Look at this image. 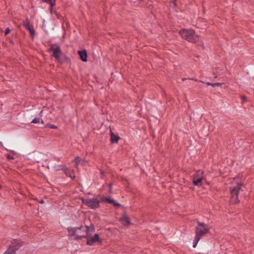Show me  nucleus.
Returning <instances> with one entry per match:
<instances>
[{"label":"nucleus","instance_id":"16","mask_svg":"<svg viewBox=\"0 0 254 254\" xmlns=\"http://www.w3.org/2000/svg\"><path fill=\"white\" fill-rule=\"evenodd\" d=\"M41 122L43 124V120L40 117L35 118L31 122V123L37 124Z\"/></svg>","mask_w":254,"mask_h":254},{"label":"nucleus","instance_id":"7","mask_svg":"<svg viewBox=\"0 0 254 254\" xmlns=\"http://www.w3.org/2000/svg\"><path fill=\"white\" fill-rule=\"evenodd\" d=\"M203 178V172L201 170L195 171L193 175L192 183L194 186H201L202 180Z\"/></svg>","mask_w":254,"mask_h":254},{"label":"nucleus","instance_id":"12","mask_svg":"<svg viewBox=\"0 0 254 254\" xmlns=\"http://www.w3.org/2000/svg\"><path fill=\"white\" fill-rule=\"evenodd\" d=\"M78 54L80 56L81 60L83 62H86L87 61V52L86 50H83V51H79Z\"/></svg>","mask_w":254,"mask_h":254},{"label":"nucleus","instance_id":"9","mask_svg":"<svg viewBox=\"0 0 254 254\" xmlns=\"http://www.w3.org/2000/svg\"><path fill=\"white\" fill-rule=\"evenodd\" d=\"M61 169L64 170V173L66 175L71 178L72 180L75 178L74 172L73 170L68 169L64 166H63Z\"/></svg>","mask_w":254,"mask_h":254},{"label":"nucleus","instance_id":"23","mask_svg":"<svg viewBox=\"0 0 254 254\" xmlns=\"http://www.w3.org/2000/svg\"><path fill=\"white\" fill-rule=\"evenodd\" d=\"M113 204L115 205V206H120L121 205L118 202H117L116 201H114V202H113Z\"/></svg>","mask_w":254,"mask_h":254},{"label":"nucleus","instance_id":"18","mask_svg":"<svg viewBox=\"0 0 254 254\" xmlns=\"http://www.w3.org/2000/svg\"><path fill=\"white\" fill-rule=\"evenodd\" d=\"M46 127H49L53 129H57L58 128V127L56 126L53 124H47L46 125Z\"/></svg>","mask_w":254,"mask_h":254},{"label":"nucleus","instance_id":"1","mask_svg":"<svg viewBox=\"0 0 254 254\" xmlns=\"http://www.w3.org/2000/svg\"><path fill=\"white\" fill-rule=\"evenodd\" d=\"M94 231L93 226H81L79 227H68L67 231L68 236L75 237L76 239L82 237H86Z\"/></svg>","mask_w":254,"mask_h":254},{"label":"nucleus","instance_id":"29","mask_svg":"<svg viewBox=\"0 0 254 254\" xmlns=\"http://www.w3.org/2000/svg\"><path fill=\"white\" fill-rule=\"evenodd\" d=\"M186 79H187V78H182V80H183V81H184V80H186Z\"/></svg>","mask_w":254,"mask_h":254},{"label":"nucleus","instance_id":"17","mask_svg":"<svg viewBox=\"0 0 254 254\" xmlns=\"http://www.w3.org/2000/svg\"><path fill=\"white\" fill-rule=\"evenodd\" d=\"M101 199L102 201L107 202L110 203H113V202H114V200L108 197H103Z\"/></svg>","mask_w":254,"mask_h":254},{"label":"nucleus","instance_id":"15","mask_svg":"<svg viewBox=\"0 0 254 254\" xmlns=\"http://www.w3.org/2000/svg\"><path fill=\"white\" fill-rule=\"evenodd\" d=\"M206 84L207 85H210V86H212L214 87L215 86H220L222 85L223 84V83H220V82L211 83L210 82H206Z\"/></svg>","mask_w":254,"mask_h":254},{"label":"nucleus","instance_id":"11","mask_svg":"<svg viewBox=\"0 0 254 254\" xmlns=\"http://www.w3.org/2000/svg\"><path fill=\"white\" fill-rule=\"evenodd\" d=\"M24 25L29 31L31 35L33 36L35 34V31L32 25L30 24L28 20H26V21Z\"/></svg>","mask_w":254,"mask_h":254},{"label":"nucleus","instance_id":"32","mask_svg":"<svg viewBox=\"0 0 254 254\" xmlns=\"http://www.w3.org/2000/svg\"><path fill=\"white\" fill-rule=\"evenodd\" d=\"M215 77H217V76L216 75H214Z\"/></svg>","mask_w":254,"mask_h":254},{"label":"nucleus","instance_id":"3","mask_svg":"<svg viewBox=\"0 0 254 254\" xmlns=\"http://www.w3.org/2000/svg\"><path fill=\"white\" fill-rule=\"evenodd\" d=\"M209 228L203 222H197V226L195 228V236L193 242V247L195 248L200 238L208 233Z\"/></svg>","mask_w":254,"mask_h":254},{"label":"nucleus","instance_id":"5","mask_svg":"<svg viewBox=\"0 0 254 254\" xmlns=\"http://www.w3.org/2000/svg\"><path fill=\"white\" fill-rule=\"evenodd\" d=\"M244 186L242 183H237L236 186H233L231 189V201L233 203H237L240 202L238 199L239 193L243 191L242 187Z\"/></svg>","mask_w":254,"mask_h":254},{"label":"nucleus","instance_id":"2","mask_svg":"<svg viewBox=\"0 0 254 254\" xmlns=\"http://www.w3.org/2000/svg\"><path fill=\"white\" fill-rule=\"evenodd\" d=\"M179 34L183 38L191 43H200V45L203 46L199 36L195 34V32L191 29H183L180 31Z\"/></svg>","mask_w":254,"mask_h":254},{"label":"nucleus","instance_id":"25","mask_svg":"<svg viewBox=\"0 0 254 254\" xmlns=\"http://www.w3.org/2000/svg\"><path fill=\"white\" fill-rule=\"evenodd\" d=\"M176 0H171V2H172L174 5V6H176Z\"/></svg>","mask_w":254,"mask_h":254},{"label":"nucleus","instance_id":"13","mask_svg":"<svg viewBox=\"0 0 254 254\" xmlns=\"http://www.w3.org/2000/svg\"><path fill=\"white\" fill-rule=\"evenodd\" d=\"M120 221L125 225H127L130 223V219L127 216H124L121 218Z\"/></svg>","mask_w":254,"mask_h":254},{"label":"nucleus","instance_id":"24","mask_svg":"<svg viewBox=\"0 0 254 254\" xmlns=\"http://www.w3.org/2000/svg\"><path fill=\"white\" fill-rule=\"evenodd\" d=\"M241 99L243 100L244 102L246 101V97L245 96H241Z\"/></svg>","mask_w":254,"mask_h":254},{"label":"nucleus","instance_id":"20","mask_svg":"<svg viewBox=\"0 0 254 254\" xmlns=\"http://www.w3.org/2000/svg\"><path fill=\"white\" fill-rule=\"evenodd\" d=\"M6 158L8 160H12L14 159L13 157L10 155L7 154Z\"/></svg>","mask_w":254,"mask_h":254},{"label":"nucleus","instance_id":"31","mask_svg":"<svg viewBox=\"0 0 254 254\" xmlns=\"http://www.w3.org/2000/svg\"><path fill=\"white\" fill-rule=\"evenodd\" d=\"M215 77H217V76L216 75H214Z\"/></svg>","mask_w":254,"mask_h":254},{"label":"nucleus","instance_id":"19","mask_svg":"<svg viewBox=\"0 0 254 254\" xmlns=\"http://www.w3.org/2000/svg\"><path fill=\"white\" fill-rule=\"evenodd\" d=\"M3 254H15L14 251L11 252L10 250H7Z\"/></svg>","mask_w":254,"mask_h":254},{"label":"nucleus","instance_id":"28","mask_svg":"<svg viewBox=\"0 0 254 254\" xmlns=\"http://www.w3.org/2000/svg\"><path fill=\"white\" fill-rule=\"evenodd\" d=\"M104 173L103 172H101V175H102V176H104Z\"/></svg>","mask_w":254,"mask_h":254},{"label":"nucleus","instance_id":"21","mask_svg":"<svg viewBox=\"0 0 254 254\" xmlns=\"http://www.w3.org/2000/svg\"><path fill=\"white\" fill-rule=\"evenodd\" d=\"M10 32V29H9V28H6L5 29V35H6L7 34H8Z\"/></svg>","mask_w":254,"mask_h":254},{"label":"nucleus","instance_id":"26","mask_svg":"<svg viewBox=\"0 0 254 254\" xmlns=\"http://www.w3.org/2000/svg\"><path fill=\"white\" fill-rule=\"evenodd\" d=\"M38 202L41 204H43L44 202V201L43 199H41L39 201H38Z\"/></svg>","mask_w":254,"mask_h":254},{"label":"nucleus","instance_id":"6","mask_svg":"<svg viewBox=\"0 0 254 254\" xmlns=\"http://www.w3.org/2000/svg\"><path fill=\"white\" fill-rule=\"evenodd\" d=\"M82 202L91 209H96L100 206V201L96 198L82 199Z\"/></svg>","mask_w":254,"mask_h":254},{"label":"nucleus","instance_id":"30","mask_svg":"<svg viewBox=\"0 0 254 254\" xmlns=\"http://www.w3.org/2000/svg\"><path fill=\"white\" fill-rule=\"evenodd\" d=\"M109 187H110V189H111V188H112V184H110L109 185Z\"/></svg>","mask_w":254,"mask_h":254},{"label":"nucleus","instance_id":"4","mask_svg":"<svg viewBox=\"0 0 254 254\" xmlns=\"http://www.w3.org/2000/svg\"><path fill=\"white\" fill-rule=\"evenodd\" d=\"M48 52H52V56L60 63H63L67 60V57L64 54L60 46L57 44H51L48 49Z\"/></svg>","mask_w":254,"mask_h":254},{"label":"nucleus","instance_id":"8","mask_svg":"<svg viewBox=\"0 0 254 254\" xmlns=\"http://www.w3.org/2000/svg\"><path fill=\"white\" fill-rule=\"evenodd\" d=\"M21 245V244L19 243L18 240L15 239L11 241V245L9 246L8 250H10L11 252L14 251L15 253V251L20 248Z\"/></svg>","mask_w":254,"mask_h":254},{"label":"nucleus","instance_id":"10","mask_svg":"<svg viewBox=\"0 0 254 254\" xmlns=\"http://www.w3.org/2000/svg\"><path fill=\"white\" fill-rule=\"evenodd\" d=\"M96 242H101L99 236L97 234H95L93 237L88 239L87 241V244L91 246Z\"/></svg>","mask_w":254,"mask_h":254},{"label":"nucleus","instance_id":"27","mask_svg":"<svg viewBox=\"0 0 254 254\" xmlns=\"http://www.w3.org/2000/svg\"><path fill=\"white\" fill-rule=\"evenodd\" d=\"M190 79H191V80H195V81H197V80L196 79H194V78H190Z\"/></svg>","mask_w":254,"mask_h":254},{"label":"nucleus","instance_id":"22","mask_svg":"<svg viewBox=\"0 0 254 254\" xmlns=\"http://www.w3.org/2000/svg\"><path fill=\"white\" fill-rule=\"evenodd\" d=\"M75 161L76 162V164H77L80 161V157H75Z\"/></svg>","mask_w":254,"mask_h":254},{"label":"nucleus","instance_id":"14","mask_svg":"<svg viewBox=\"0 0 254 254\" xmlns=\"http://www.w3.org/2000/svg\"><path fill=\"white\" fill-rule=\"evenodd\" d=\"M120 139V137L115 135L113 132L111 133V141L112 143H117Z\"/></svg>","mask_w":254,"mask_h":254}]
</instances>
